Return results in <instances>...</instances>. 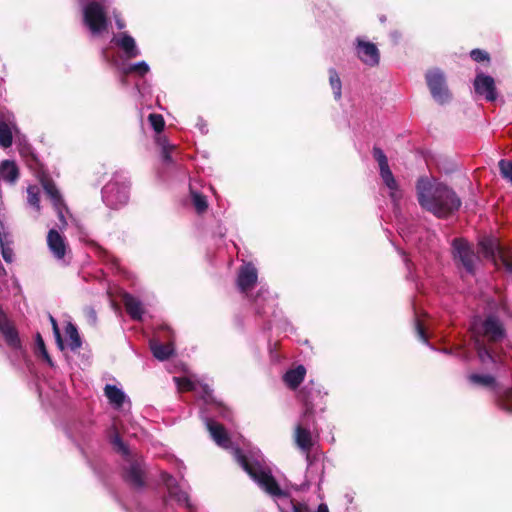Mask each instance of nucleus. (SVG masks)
I'll return each instance as SVG.
<instances>
[{
  "mask_svg": "<svg viewBox=\"0 0 512 512\" xmlns=\"http://www.w3.org/2000/svg\"><path fill=\"white\" fill-rule=\"evenodd\" d=\"M126 476L136 486L143 484V470L138 462H131L129 464Z\"/></svg>",
  "mask_w": 512,
  "mask_h": 512,
  "instance_id": "cd10ccee",
  "label": "nucleus"
},
{
  "mask_svg": "<svg viewBox=\"0 0 512 512\" xmlns=\"http://www.w3.org/2000/svg\"><path fill=\"white\" fill-rule=\"evenodd\" d=\"M112 443L115 448L121 451L123 454L128 453L124 443L121 441L120 436L117 433L112 437Z\"/></svg>",
  "mask_w": 512,
  "mask_h": 512,
  "instance_id": "58836bf2",
  "label": "nucleus"
},
{
  "mask_svg": "<svg viewBox=\"0 0 512 512\" xmlns=\"http://www.w3.org/2000/svg\"><path fill=\"white\" fill-rule=\"evenodd\" d=\"M471 331L478 351V356L483 364L496 363L497 360L491 354L490 350L484 345L481 337L496 341L503 336V328L494 317H488L485 320L475 318L471 324Z\"/></svg>",
  "mask_w": 512,
  "mask_h": 512,
  "instance_id": "f03ea898",
  "label": "nucleus"
},
{
  "mask_svg": "<svg viewBox=\"0 0 512 512\" xmlns=\"http://www.w3.org/2000/svg\"><path fill=\"white\" fill-rule=\"evenodd\" d=\"M306 418L307 417H303V415L301 416V422L295 428L294 439L298 448L308 454L313 445V441L311 432L303 426Z\"/></svg>",
  "mask_w": 512,
  "mask_h": 512,
  "instance_id": "a211bd4d",
  "label": "nucleus"
},
{
  "mask_svg": "<svg viewBox=\"0 0 512 512\" xmlns=\"http://www.w3.org/2000/svg\"><path fill=\"white\" fill-rule=\"evenodd\" d=\"M0 332L9 346L12 348L20 347V340L15 327L2 312H0Z\"/></svg>",
  "mask_w": 512,
  "mask_h": 512,
  "instance_id": "aec40b11",
  "label": "nucleus"
},
{
  "mask_svg": "<svg viewBox=\"0 0 512 512\" xmlns=\"http://www.w3.org/2000/svg\"><path fill=\"white\" fill-rule=\"evenodd\" d=\"M355 53L357 58L366 66L375 67L380 62L378 47L363 38L356 39Z\"/></svg>",
  "mask_w": 512,
  "mask_h": 512,
  "instance_id": "1a4fd4ad",
  "label": "nucleus"
},
{
  "mask_svg": "<svg viewBox=\"0 0 512 512\" xmlns=\"http://www.w3.org/2000/svg\"><path fill=\"white\" fill-rule=\"evenodd\" d=\"M213 407H215V409H217L219 411V413L222 414L223 417H227V415L224 413V408L220 405V404H217V403H212L211 404Z\"/></svg>",
  "mask_w": 512,
  "mask_h": 512,
  "instance_id": "de8ad7c7",
  "label": "nucleus"
},
{
  "mask_svg": "<svg viewBox=\"0 0 512 512\" xmlns=\"http://www.w3.org/2000/svg\"><path fill=\"white\" fill-rule=\"evenodd\" d=\"M42 185H43V188H44L46 194L50 198L55 211L58 214V217H59L60 222L62 223V226L63 227L66 226L67 223H66L65 216H64L65 207L62 202V198H61L59 191L57 190L55 185L48 180H43Z\"/></svg>",
  "mask_w": 512,
  "mask_h": 512,
  "instance_id": "ddd939ff",
  "label": "nucleus"
},
{
  "mask_svg": "<svg viewBox=\"0 0 512 512\" xmlns=\"http://www.w3.org/2000/svg\"><path fill=\"white\" fill-rule=\"evenodd\" d=\"M329 83L332 88L334 98L339 100L342 95V83L335 69L329 70Z\"/></svg>",
  "mask_w": 512,
  "mask_h": 512,
  "instance_id": "c85d7f7f",
  "label": "nucleus"
},
{
  "mask_svg": "<svg viewBox=\"0 0 512 512\" xmlns=\"http://www.w3.org/2000/svg\"><path fill=\"white\" fill-rule=\"evenodd\" d=\"M102 193L107 205L118 208L129 200V185L126 182L112 181L103 188Z\"/></svg>",
  "mask_w": 512,
  "mask_h": 512,
  "instance_id": "6e6552de",
  "label": "nucleus"
},
{
  "mask_svg": "<svg viewBox=\"0 0 512 512\" xmlns=\"http://www.w3.org/2000/svg\"><path fill=\"white\" fill-rule=\"evenodd\" d=\"M114 20H115V24H116V27L119 29V30H122L126 27V23L125 21L121 18L120 15L114 13Z\"/></svg>",
  "mask_w": 512,
  "mask_h": 512,
  "instance_id": "a18cd8bd",
  "label": "nucleus"
},
{
  "mask_svg": "<svg viewBox=\"0 0 512 512\" xmlns=\"http://www.w3.org/2000/svg\"><path fill=\"white\" fill-rule=\"evenodd\" d=\"M470 55L471 58L476 62L489 61L488 53L480 49L472 50Z\"/></svg>",
  "mask_w": 512,
  "mask_h": 512,
  "instance_id": "4c0bfd02",
  "label": "nucleus"
},
{
  "mask_svg": "<svg viewBox=\"0 0 512 512\" xmlns=\"http://www.w3.org/2000/svg\"><path fill=\"white\" fill-rule=\"evenodd\" d=\"M291 504L293 512H311L305 503L292 501Z\"/></svg>",
  "mask_w": 512,
  "mask_h": 512,
  "instance_id": "a19ab883",
  "label": "nucleus"
},
{
  "mask_svg": "<svg viewBox=\"0 0 512 512\" xmlns=\"http://www.w3.org/2000/svg\"><path fill=\"white\" fill-rule=\"evenodd\" d=\"M37 344H38L39 349L42 351L43 355L45 356V358L49 360L48 354L44 347V342L40 335H37Z\"/></svg>",
  "mask_w": 512,
  "mask_h": 512,
  "instance_id": "49530a36",
  "label": "nucleus"
},
{
  "mask_svg": "<svg viewBox=\"0 0 512 512\" xmlns=\"http://www.w3.org/2000/svg\"><path fill=\"white\" fill-rule=\"evenodd\" d=\"M149 71L150 67L148 63L145 61H139L123 69L124 74L136 73L140 76L146 75L147 73H149Z\"/></svg>",
  "mask_w": 512,
  "mask_h": 512,
  "instance_id": "c756f323",
  "label": "nucleus"
},
{
  "mask_svg": "<svg viewBox=\"0 0 512 512\" xmlns=\"http://www.w3.org/2000/svg\"><path fill=\"white\" fill-rule=\"evenodd\" d=\"M501 176L512 185V161L501 160L499 162Z\"/></svg>",
  "mask_w": 512,
  "mask_h": 512,
  "instance_id": "c9c22d12",
  "label": "nucleus"
},
{
  "mask_svg": "<svg viewBox=\"0 0 512 512\" xmlns=\"http://www.w3.org/2000/svg\"><path fill=\"white\" fill-rule=\"evenodd\" d=\"M203 418L205 419L206 427L212 439L217 443V445L224 449L231 448V441L227 436V433L223 426L207 418L206 416H203Z\"/></svg>",
  "mask_w": 512,
  "mask_h": 512,
  "instance_id": "2eb2a0df",
  "label": "nucleus"
},
{
  "mask_svg": "<svg viewBox=\"0 0 512 512\" xmlns=\"http://www.w3.org/2000/svg\"><path fill=\"white\" fill-rule=\"evenodd\" d=\"M174 381L180 391H195L202 394L206 402L212 400L211 390L208 385H201L190 378H174Z\"/></svg>",
  "mask_w": 512,
  "mask_h": 512,
  "instance_id": "f3484780",
  "label": "nucleus"
},
{
  "mask_svg": "<svg viewBox=\"0 0 512 512\" xmlns=\"http://www.w3.org/2000/svg\"><path fill=\"white\" fill-rule=\"evenodd\" d=\"M306 369L304 366L299 365L295 369H291L284 375L285 384L291 388L296 389L304 380Z\"/></svg>",
  "mask_w": 512,
  "mask_h": 512,
  "instance_id": "b1692460",
  "label": "nucleus"
},
{
  "mask_svg": "<svg viewBox=\"0 0 512 512\" xmlns=\"http://www.w3.org/2000/svg\"><path fill=\"white\" fill-rule=\"evenodd\" d=\"M49 250L57 260L64 259L67 251L65 239L56 230L51 229L47 236Z\"/></svg>",
  "mask_w": 512,
  "mask_h": 512,
  "instance_id": "dca6fc26",
  "label": "nucleus"
},
{
  "mask_svg": "<svg viewBox=\"0 0 512 512\" xmlns=\"http://www.w3.org/2000/svg\"><path fill=\"white\" fill-rule=\"evenodd\" d=\"M233 455L241 467L266 493L274 498L286 497V492L280 488L270 471L262 468L258 462H249L239 449H233Z\"/></svg>",
  "mask_w": 512,
  "mask_h": 512,
  "instance_id": "20e7f679",
  "label": "nucleus"
},
{
  "mask_svg": "<svg viewBox=\"0 0 512 512\" xmlns=\"http://www.w3.org/2000/svg\"><path fill=\"white\" fill-rule=\"evenodd\" d=\"M191 199L193 206L198 213H203L207 210L208 202L204 195L195 191H191Z\"/></svg>",
  "mask_w": 512,
  "mask_h": 512,
  "instance_id": "7c9ffc66",
  "label": "nucleus"
},
{
  "mask_svg": "<svg viewBox=\"0 0 512 512\" xmlns=\"http://www.w3.org/2000/svg\"><path fill=\"white\" fill-rule=\"evenodd\" d=\"M416 330H417V334L419 336V339L422 340L424 343H427V337L425 335L424 328L420 324V322H417Z\"/></svg>",
  "mask_w": 512,
  "mask_h": 512,
  "instance_id": "c03bdc74",
  "label": "nucleus"
},
{
  "mask_svg": "<svg viewBox=\"0 0 512 512\" xmlns=\"http://www.w3.org/2000/svg\"><path fill=\"white\" fill-rule=\"evenodd\" d=\"M148 121L155 132L160 133L165 126V121L162 115L152 113L148 116Z\"/></svg>",
  "mask_w": 512,
  "mask_h": 512,
  "instance_id": "f704fd0d",
  "label": "nucleus"
},
{
  "mask_svg": "<svg viewBox=\"0 0 512 512\" xmlns=\"http://www.w3.org/2000/svg\"><path fill=\"white\" fill-rule=\"evenodd\" d=\"M498 402L501 408L512 413V388L505 389L499 396Z\"/></svg>",
  "mask_w": 512,
  "mask_h": 512,
  "instance_id": "72a5a7b5",
  "label": "nucleus"
},
{
  "mask_svg": "<svg viewBox=\"0 0 512 512\" xmlns=\"http://www.w3.org/2000/svg\"><path fill=\"white\" fill-rule=\"evenodd\" d=\"M416 190L421 207L437 217H446L461 205L451 189L433 178H420Z\"/></svg>",
  "mask_w": 512,
  "mask_h": 512,
  "instance_id": "f257e3e1",
  "label": "nucleus"
},
{
  "mask_svg": "<svg viewBox=\"0 0 512 512\" xmlns=\"http://www.w3.org/2000/svg\"><path fill=\"white\" fill-rule=\"evenodd\" d=\"M50 320H51V323H52V326H53V331H54L57 343L60 346V348L63 349V343H62V340H61V336H60V332H59L57 323H56V321H55V319L53 317H50Z\"/></svg>",
  "mask_w": 512,
  "mask_h": 512,
  "instance_id": "79ce46f5",
  "label": "nucleus"
},
{
  "mask_svg": "<svg viewBox=\"0 0 512 512\" xmlns=\"http://www.w3.org/2000/svg\"><path fill=\"white\" fill-rule=\"evenodd\" d=\"M0 245L2 246V256H3V258L5 259L6 262H11L12 261V251H11V249L5 248L3 246L4 245V240H3V237H2L1 233H0Z\"/></svg>",
  "mask_w": 512,
  "mask_h": 512,
  "instance_id": "ea45409f",
  "label": "nucleus"
},
{
  "mask_svg": "<svg viewBox=\"0 0 512 512\" xmlns=\"http://www.w3.org/2000/svg\"><path fill=\"white\" fill-rule=\"evenodd\" d=\"M65 335H66L67 346L70 349L76 350L81 346V340H80L78 331L73 324L68 323L66 325Z\"/></svg>",
  "mask_w": 512,
  "mask_h": 512,
  "instance_id": "bb28decb",
  "label": "nucleus"
},
{
  "mask_svg": "<svg viewBox=\"0 0 512 512\" xmlns=\"http://www.w3.org/2000/svg\"><path fill=\"white\" fill-rule=\"evenodd\" d=\"M426 82L433 99L444 104L450 101L451 94L446 85L444 74L439 69H432L426 73Z\"/></svg>",
  "mask_w": 512,
  "mask_h": 512,
  "instance_id": "0eeeda50",
  "label": "nucleus"
},
{
  "mask_svg": "<svg viewBox=\"0 0 512 512\" xmlns=\"http://www.w3.org/2000/svg\"><path fill=\"white\" fill-rule=\"evenodd\" d=\"M373 156L378 163L381 179L389 191L391 200L394 203L398 202L402 197V191L392 171L390 170L386 155L380 148H374Z\"/></svg>",
  "mask_w": 512,
  "mask_h": 512,
  "instance_id": "423d86ee",
  "label": "nucleus"
},
{
  "mask_svg": "<svg viewBox=\"0 0 512 512\" xmlns=\"http://www.w3.org/2000/svg\"><path fill=\"white\" fill-rule=\"evenodd\" d=\"M3 272H4V268L0 267V273H3Z\"/></svg>",
  "mask_w": 512,
  "mask_h": 512,
  "instance_id": "3c124183",
  "label": "nucleus"
},
{
  "mask_svg": "<svg viewBox=\"0 0 512 512\" xmlns=\"http://www.w3.org/2000/svg\"><path fill=\"white\" fill-rule=\"evenodd\" d=\"M480 249L495 265L501 263L507 271L512 272V249L501 245L495 238L483 239L480 242Z\"/></svg>",
  "mask_w": 512,
  "mask_h": 512,
  "instance_id": "39448f33",
  "label": "nucleus"
},
{
  "mask_svg": "<svg viewBox=\"0 0 512 512\" xmlns=\"http://www.w3.org/2000/svg\"><path fill=\"white\" fill-rule=\"evenodd\" d=\"M157 142L160 146H162L164 153L166 154L168 149L174 148V146L170 145L165 137L159 136L157 138Z\"/></svg>",
  "mask_w": 512,
  "mask_h": 512,
  "instance_id": "37998d69",
  "label": "nucleus"
},
{
  "mask_svg": "<svg viewBox=\"0 0 512 512\" xmlns=\"http://www.w3.org/2000/svg\"><path fill=\"white\" fill-rule=\"evenodd\" d=\"M14 117H8L7 121H0V146L2 148H8L12 144L13 134L18 132L16 124L14 123Z\"/></svg>",
  "mask_w": 512,
  "mask_h": 512,
  "instance_id": "412c9836",
  "label": "nucleus"
},
{
  "mask_svg": "<svg viewBox=\"0 0 512 512\" xmlns=\"http://www.w3.org/2000/svg\"><path fill=\"white\" fill-rule=\"evenodd\" d=\"M150 347L155 358L158 360L167 359L174 351L172 344H161L156 340L150 342Z\"/></svg>",
  "mask_w": 512,
  "mask_h": 512,
  "instance_id": "a878e982",
  "label": "nucleus"
},
{
  "mask_svg": "<svg viewBox=\"0 0 512 512\" xmlns=\"http://www.w3.org/2000/svg\"><path fill=\"white\" fill-rule=\"evenodd\" d=\"M197 125L199 126V129H200V131H201L202 133L206 132V130H205L206 125L203 123V121H202V120H199V122H198V124H197Z\"/></svg>",
  "mask_w": 512,
  "mask_h": 512,
  "instance_id": "8fccbe9b",
  "label": "nucleus"
},
{
  "mask_svg": "<svg viewBox=\"0 0 512 512\" xmlns=\"http://www.w3.org/2000/svg\"><path fill=\"white\" fill-rule=\"evenodd\" d=\"M315 512H329L326 504H320Z\"/></svg>",
  "mask_w": 512,
  "mask_h": 512,
  "instance_id": "09e8293b",
  "label": "nucleus"
},
{
  "mask_svg": "<svg viewBox=\"0 0 512 512\" xmlns=\"http://www.w3.org/2000/svg\"><path fill=\"white\" fill-rule=\"evenodd\" d=\"M163 481L167 487L169 497L179 504H184L189 507L188 495L178 482L168 474L163 476Z\"/></svg>",
  "mask_w": 512,
  "mask_h": 512,
  "instance_id": "6ab92c4d",
  "label": "nucleus"
},
{
  "mask_svg": "<svg viewBox=\"0 0 512 512\" xmlns=\"http://www.w3.org/2000/svg\"><path fill=\"white\" fill-rule=\"evenodd\" d=\"M305 390H307V387H304V390L300 392V398L304 405L303 417H309L313 414L314 404L310 395Z\"/></svg>",
  "mask_w": 512,
  "mask_h": 512,
  "instance_id": "2f4dec72",
  "label": "nucleus"
},
{
  "mask_svg": "<svg viewBox=\"0 0 512 512\" xmlns=\"http://www.w3.org/2000/svg\"><path fill=\"white\" fill-rule=\"evenodd\" d=\"M81 8L82 24L92 37H99L107 31L108 17L106 0H77Z\"/></svg>",
  "mask_w": 512,
  "mask_h": 512,
  "instance_id": "7ed1b4c3",
  "label": "nucleus"
},
{
  "mask_svg": "<svg viewBox=\"0 0 512 512\" xmlns=\"http://www.w3.org/2000/svg\"><path fill=\"white\" fill-rule=\"evenodd\" d=\"M469 380L475 385L484 386V387L493 386L494 382H495L494 378L491 377L490 375H479V374L470 375Z\"/></svg>",
  "mask_w": 512,
  "mask_h": 512,
  "instance_id": "473e14b6",
  "label": "nucleus"
},
{
  "mask_svg": "<svg viewBox=\"0 0 512 512\" xmlns=\"http://www.w3.org/2000/svg\"><path fill=\"white\" fill-rule=\"evenodd\" d=\"M257 278V269L251 263H245L239 270L237 285L242 292H246L253 288Z\"/></svg>",
  "mask_w": 512,
  "mask_h": 512,
  "instance_id": "f8f14e48",
  "label": "nucleus"
},
{
  "mask_svg": "<svg viewBox=\"0 0 512 512\" xmlns=\"http://www.w3.org/2000/svg\"><path fill=\"white\" fill-rule=\"evenodd\" d=\"M112 42L123 51L126 58H136L141 52L137 46L136 40L127 32H120L113 36Z\"/></svg>",
  "mask_w": 512,
  "mask_h": 512,
  "instance_id": "9b49d317",
  "label": "nucleus"
},
{
  "mask_svg": "<svg viewBox=\"0 0 512 512\" xmlns=\"http://www.w3.org/2000/svg\"><path fill=\"white\" fill-rule=\"evenodd\" d=\"M19 176V171L16 164L13 161L5 160L0 165V178L9 182L14 183Z\"/></svg>",
  "mask_w": 512,
  "mask_h": 512,
  "instance_id": "393cba45",
  "label": "nucleus"
},
{
  "mask_svg": "<svg viewBox=\"0 0 512 512\" xmlns=\"http://www.w3.org/2000/svg\"><path fill=\"white\" fill-rule=\"evenodd\" d=\"M105 395L109 402L117 409L124 408L125 404L129 405V401L124 392L113 385H106Z\"/></svg>",
  "mask_w": 512,
  "mask_h": 512,
  "instance_id": "4be33fe9",
  "label": "nucleus"
},
{
  "mask_svg": "<svg viewBox=\"0 0 512 512\" xmlns=\"http://www.w3.org/2000/svg\"><path fill=\"white\" fill-rule=\"evenodd\" d=\"M28 203L33 206L37 211L40 210L39 205V189L36 186H29L27 189Z\"/></svg>",
  "mask_w": 512,
  "mask_h": 512,
  "instance_id": "e433bc0d",
  "label": "nucleus"
},
{
  "mask_svg": "<svg viewBox=\"0 0 512 512\" xmlns=\"http://www.w3.org/2000/svg\"><path fill=\"white\" fill-rule=\"evenodd\" d=\"M123 301L129 315L135 320H142L145 313L142 303L129 294L124 295Z\"/></svg>",
  "mask_w": 512,
  "mask_h": 512,
  "instance_id": "5701e85b",
  "label": "nucleus"
},
{
  "mask_svg": "<svg viewBox=\"0 0 512 512\" xmlns=\"http://www.w3.org/2000/svg\"><path fill=\"white\" fill-rule=\"evenodd\" d=\"M454 256L458 258L468 271H472L474 254L468 243L463 239H456L453 242Z\"/></svg>",
  "mask_w": 512,
  "mask_h": 512,
  "instance_id": "4468645a",
  "label": "nucleus"
},
{
  "mask_svg": "<svg viewBox=\"0 0 512 512\" xmlns=\"http://www.w3.org/2000/svg\"><path fill=\"white\" fill-rule=\"evenodd\" d=\"M475 92L488 101H494L497 98L495 81L491 76L478 73L474 80Z\"/></svg>",
  "mask_w": 512,
  "mask_h": 512,
  "instance_id": "9d476101",
  "label": "nucleus"
}]
</instances>
